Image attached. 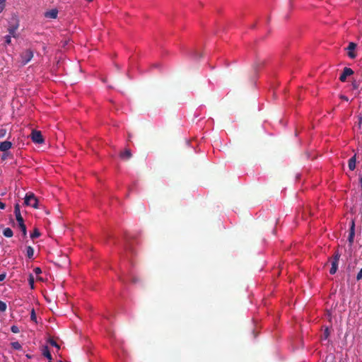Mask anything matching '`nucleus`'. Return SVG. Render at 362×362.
<instances>
[{
  "instance_id": "obj_34",
  "label": "nucleus",
  "mask_w": 362,
  "mask_h": 362,
  "mask_svg": "<svg viewBox=\"0 0 362 362\" xmlns=\"http://www.w3.org/2000/svg\"><path fill=\"white\" fill-rule=\"evenodd\" d=\"M33 271L36 274H40L42 273V270L40 267H35Z\"/></svg>"
},
{
  "instance_id": "obj_5",
  "label": "nucleus",
  "mask_w": 362,
  "mask_h": 362,
  "mask_svg": "<svg viewBox=\"0 0 362 362\" xmlns=\"http://www.w3.org/2000/svg\"><path fill=\"white\" fill-rule=\"evenodd\" d=\"M33 57V52L31 49H26L21 54L22 63L28 64Z\"/></svg>"
},
{
  "instance_id": "obj_37",
  "label": "nucleus",
  "mask_w": 362,
  "mask_h": 362,
  "mask_svg": "<svg viewBox=\"0 0 362 362\" xmlns=\"http://www.w3.org/2000/svg\"><path fill=\"white\" fill-rule=\"evenodd\" d=\"M340 98L343 100H345V101H348L349 100V98L346 96V95H340Z\"/></svg>"
},
{
  "instance_id": "obj_8",
  "label": "nucleus",
  "mask_w": 362,
  "mask_h": 362,
  "mask_svg": "<svg viewBox=\"0 0 362 362\" xmlns=\"http://www.w3.org/2000/svg\"><path fill=\"white\" fill-rule=\"evenodd\" d=\"M356 46L357 45H356V43H354V42H349L348 47H346V49L348 50V56L351 59H355L356 57V54L354 52Z\"/></svg>"
},
{
  "instance_id": "obj_17",
  "label": "nucleus",
  "mask_w": 362,
  "mask_h": 362,
  "mask_svg": "<svg viewBox=\"0 0 362 362\" xmlns=\"http://www.w3.org/2000/svg\"><path fill=\"white\" fill-rule=\"evenodd\" d=\"M3 234L6 238H11L13 235V230L10 228H6L3 230Z\"/></svg>"
},
{
  "instance_id": "obj_44",
  "label": "nucleus",
  "mask_w": 362,
  "mask_h": 362,
  "mask_svg": "<svg viewBox=\"0 0 362 362\" xmlns=\"http://www.w3.org/2000/svg\"><path fill=\"white\" fill-rule=\"evenodd\" d=\"M59 362H63V361H59Z\"/></svg>"
},
{
  "instance_id": "obj_18",
  "label": "nucleus",
  "mask_w": 362,
  "mask_h": 362,
  "mask_svg": "<svg viewBox=\"0 0 362 362\" xmlns=\"http://www.w3.org/2000/svg\"><path fill=\"white\" fill-rule=\"evenodd\" d=\"M18 226H19L20 229L22 231L23 236L24 238H25L27 236V230H26V226H25L24 222L21 223H19Z\"/></svg>"
},
{
  "instance_id": "obj_41",
  "label": "nucleus",
  "mask_w": 362,
  "mask_h": 362,
  "mask_svg": "<svg viewBox=\"0 0 362 362\" xmlns=\"http://www.w3.org/2000/svg\"><path fill=\"white\" fill-rule=\"evenodd\" d=\"M359 182H360L361 187L362 188V177H360Z\"/></svg>"
},
{
  "instance_id": "obj_6",
  "label": "nucleus",
  "mask_w": 362,
  "mask_h": 362,
  "mask_svg": "<svg viewBox=\"0 0 362 362\" xmlns=\"http://www.w3.org/2000/svg\"><path fill=\"white\" fill-rule=\"evenodd\" d=\"M31 139L36 144H42L44 142L42 135L40 131L33 130L31 133Z\"/></svg>"
},
{
  "instance_id": "obj_45",
  "label": "nucleus",
  "mask_w": 362,
  "mask_h": 362,
  "mask_svg": "<svg viewBox=\"0 0 362 362\" xmlns=\"http://www.w3.org/2000/svg\"><path fill=\"white\" fill-rule=\"evenodd\" d=\"M48 362H52V361H48Z\"/></svg>"
},
{
  "instance_id": "obj_20",
  "label": "nucleus",
  "mask_w": 362,
  "mask_h": 362,
  "mask_svg": "<svg viewBox=\"0 0 362 362\" xmlns=\"http://www.w3.org/2000/svg\"><path fill=\"white\" fill-rule=\"evenodd\" d=\"M40 236V233L37 228H35L33 232L30 234V238L32 239L37 238Z\"/></svg>"
},
{
  "instance_id": "obj_9",
  "label": "nucleus",
  "mask_w": 362,
  "mask_h": 362,
  "mask_svg": "<svg viewBox=\"0 0 362 362\" xmlns=\"http://www.w3.org/2000/svg\"><path fill=\"white\" fill-rule=\"evenodd\" d=\"M14 214L18 224L24 222L23 218L21 214L20 205L18 203L14 205Z\"/></svg>"
},
{
  "instance_id": "obj_21",
  "label": "nucleus",
  "mask_w": 362,
  "mask_h": 362,
  "mask_svg": "<svg viewBox=\"0 0 362 362\" xmlns=\"http://www.w3.org/2000/svg\"><path fill=\"white\" fill-rule=\"evenodd\" d=\"M11 347L16 350H20L22 349V346L18 341H13L11 344Z\"/></svg>"
},
{
  "instance_id": "obj_27",
  "label": "nucleus",
  "mask_w": 362,
  "mask_h": 362,
  "mask_svg": "<svg viewBox=\"0 0 362 362\" xmlns=\"http://www.w3.org/2000/svg\"><path fill=\"white\" fill-rule=\"evenodd\" d=\"M6 6V0H0V13L4 11Z\"/></svg>"
},
{
  "instance_id": "obj_4",
  "label": "nucleus",
  "mask_w": 362,
  "mask_h": 362,
  "mask_svg": "<svg viewBox=\"0 0 362 362\" xmlns=\"http://www.w3.org/2000/svg\"><path fill=\"white\" fill-rule=\"evenodd\" d=\"M19 26L18 21L16 19L13 20V22L10 23L8 28V32L9 35H12L13 37H17L18 35L16 34V30H18Z\"/></svg>"
},
{
  "instance_id": "obj_38",
  "label": "nucleus",
  "mask_w": 362,
  "mask_h": 362,
  "mask_svg": "<svg viewBox=\"0 0 362 362\" xmlns=\"http://www.w3.org/2000/svg\"><path fill=\"white\" fill-rule=\"evenodd\" d=\"M6 207V204L1 202H0V209H4Z\"/></svg>"
},
{
  "instance_id": "obj_15",
  "label": "nucleus",
  "mask_w": 362,
  "mask_h": 362,
  "mask_svg": "<svg viewBox=\"0 0 362 362\" xmlns=\"http://www.w3.org/2000/svg\"><path fill=\"white\" fill-rule=\"evenodd\" d=\"M356 156L354 155L349 160V168L350 170H354L356 168Z\"/></svg>"
},
{
  "instance_id": "obj_33",
  "label": "nucleus",
  "mask_w": 362,
  "mask_h": 362,
  "mask_svg": "<svg viewBox=\"0 0 362 362\" xmlns=\"http://www.w3.org/2000/svg\"><path fill=\"white\" fill-rule=\"evenodd\" d=\"M356 279L357 281H360L362 279V268L359 271V272L356 275Z\"/></svg>"
},
{
  "instance_id": "obj_19",
  "label": "nucleus",
  "mask_w": 362,
  "mask_h": 362,
  "mask_svg": "<svg viewBox=\"0 0 362 362\" xmlns=\"http://www.w3.org/2000/svg\"><path fill=\"white\" fill-rule=\"evenodd\" d=\"M325 362H337V361L335 356L331 354L326 356Z\"/></svg>"
},
{
  "instance_id": "obj_10",
  "label": "nucleus",
  "mask_w": 362,
  "mask_h": 362,
  "mask_svg": "<svg viewBox=\"0 0 362 362\" xmlns=\"http://www.w3.org/2000/svg\"><path fill=\"white\" fill-rule=\"evenodd\" d=\"M354 236H355V224L354 221H351V226L349 230V234L348 237V241L349 243L350 246H351L354 243Z\"/></svg>"
},
{
  "instance_id": "obj_3",
  "label": "nucleus",
  "mask_w": 362,
  "mask_h": 362,
  "mask_svg": "<svg viewBox=\"0 0 362 362\" xmlns=\"http://www.w3.org/2000/svg\"><path fill=\"white\" fill-rule=\"evenodd\" d=\"M202 57V52L196 48H189L187 51V59H192L196 64Z\"/></svg>"
},
{
  "instance_id": "obj_36",
  "label": "nucleus",
  "mask_w": 362,
  "mask_h": 362,
  "mask_svg": "<svg viewBox=\"0 0 362 362\" xmlns=\"http://www.w3.org/2000/svg\"><path fill=\"white\" fill-rule=\"evenodd\" d=\"M6 278V274H0V281H3Z\"/></svg>"
},
{
  "instance_id": "obj_31",
  "label": "nucleus",
  "mask_w": 362,
  "mask_h": 362,
  "mask_svg": "<svg viewBox=\"0 0 362 362\" xmlns=\"http://www.w3.org/2000/svg\"><path fill=\"white\" fill-rule=\"evenodd\" d=\"M30 319L32 321L36 322V315L33 309L31 311Z\"/></svg>"
},
{
  "instance_id": "obj_2",
  "label": "nucleus",
  "mask_w": 362,
  "mask_h": 362,
  "mask_svg": "<svg viewBox=\"0 0 362 362\" xmlns=\"http://www.w3.org/2000/svg\"><path fill=\"white\" fill-rule=\"evenodd\" d=\"M24 204L26 206H30L35 209L38 208V199L32 192H28L25 197Z\"/></svg>"
},
{
  "instance_id": "obj_1",
  "label": "nucleus",
  "mask_w": 362,
  "mask_h": 362,
  "mask_svg": "<svg viewBox=\"0 0 362 362\" xmlns=\"http://www.w3.org/2000/svg\"><path fill=\"white\" fill-rule=\"evenodd\" d=\"M341 254L338 250L335 251L332 257L329 258L332 267L329 270L330 274H334L338 269V264Z\"/></svg>"
},
{
  "instance_id": "obj_11",
  "label": "nucleus",
  "mask_w": 362,
  "mask_h": 362,
  "mask_svg": "<svg viewBox=\"0 0 362 362\" xmlns=\"http://www.w3.org/2000/svg\"><path fill=\"white\" fill-rule=\"evenodd\" d=\"M58 11L56 8L46 11L45 13V17L47 18L55 19L57 18Z\"/></svg>"
},
{
  "instance_id": "obj_28",
  "label": "nucleus",
  "mask_w": 362,
  "mask_h": 362,
  "mask_svg": "<svg viewBox=\"0 0 362 362\" xmlns=\"http://www.w3.org/2000/svg\"><path fill=\"white\" fill-rule=\"evenodd\" d=\"M11 331L15 334H17L20 332L18 327L16 325L11 326Z\"/></svg>"
},
{
  "instance_id": "obj_40",
  "label": "nucleus",
  "mask_w": 362,
  "mask_h": 362,
  "mask_svg": "<svg viewBox=\"0 0 362 362\" xmlns=\"http://www.w3.org/2000/svg\"><path fill=\"white\" fill-rule=\"evenodd\" d=\"M185 144H186V146H188L189 145V141L186 140V141H185Z\"/></svg>"
},
{
  "instance_id": "obj_26",
  "label": "nucleus",
  "mask_w": 362,
  "mask_h": 362,
  "mask_svg": "<svg viewBox=\"0 0 362 362\" xmlns=\"http://www.w3.org/2000/svg\"><path fill=\"white\" fill-rule=\"evenodd\" d=\"M6 304L2 300H0V311L4 312L6 310Z\"/></svg>"
},
{
  "instance_id": "obj_32",
  "label": "nucleus",
  "mask_w": 362,
  "mask_h": 362,
  "mask_svg": "<svg viewBox=\"0 0 362 362\" xmlns=\"http://www.w3.org/2000/svg\"><path fill=\"white\" fill-rule=\"evenodd\" d=\"M185 71H186V76L189 78L192 75V71L190 70V68L189 66H187Z\"/></svg>"
},
{
  "instance_id": "obj_24",
  "label": "nucleus",
  "mask_w": 362,
  "mask_h": 362,
  "mask_svg": "<svg viewBox=\"0 0 362 362\" xmlns=\"http://www.w3.org/2000/svg\"><path fill=\"white\" fill-rule=\"evenodd\" d=\"M34 276L30 274L28 277V283L32 289L34 288Z\"/></svg>"
},
{
  "instance_id": "obj_12",
  "label": "nucleus",
  "mask_w": 362,
  "mask_h": 362,
  "mask_svg": "<svg viewBox=\"0 0 362 362\" xmlns=\"http://www.w3.org/2000/svg\"><path fill=\"white\" fill-rule=\"evenodd\" d=\"M132 156L130 149L126 148L124 151L120 152L119 157L122 160H129Z\"/></svg>"
},
{
  "instance_id": "obj_14",
  "label": "nucleus",
  "mask_w": 362,
  "mask_h": 362,
  "mask_svg": "<svg viewBox=\"0 0 362 362\" xmlns=\"http://www.w3.org/2000/svg\"><path fill=\"white\" fill-rule=\"evenodd\" d=\"M42 351V355L45 357H46L49 360V361H51L52 359V355L49 350L48 346H43Z\"/></svg>"
},
{
  "instance_id": "obj_7",
  "label": "nucleus",
  "mask_w": 362,
  "mask_h": 362,
  "mask_svg": "<svg viewBox=\"0 0 362 362\" xmlns=\"http://www.w3.org/2000/svg\"><path fill=\"white\" fill-rule=\"evenodd\" d=\"M354 73V71L351 68L344 67L341 74L339 76V80L341 82H345L346 81V78L353 75Z\"/></svg>"
},
{
  "instance_id": "obj_43",
  "label": "nucleus",
  "mask_w": 362,
  "mask_h": 362,
  "mask_svg": "<svg viewBox=\"0 0 362 362\" xmlns=\"http://www.w3.org/2000/svg\"><path fill=\"white\" fill-rule=\"evenodd\" d=\"M93 0H88V1H92Z\"/></svg>"
},
{
  "instance_id": "obj_35",
  "label": "nucleus",
  "mask_w": 362,
  "mask_h": 362,
  "mask_svg": "<svg viewBox=\"0 0 362 362\" xmlns=\"http://www.w3.org/2000/svg\"><path fill=\"white\" fill-rule=\"evenodd\" d=\"M329 334L328 328H326L324 332L325 338L327 339Z\"/></svg>"
},
{
  "instance_id": "obj_16",
  "label": "nucleus",
  "mask_w": 362,
  "mask_h": 362,
  "mask_svg": "<svg viewBox=\"0 0 362 362\" xmlns=\"http://www.w3.org/2000/svg\"><path fill=\"white\" fill-rule=\"evenodd\" d=\"M26 255L29 259H32L34 255V249L31 246H28L26 248Z\"/></svg>"
},
{
  "instance_id": "obj_39",
  "label": "nucleus",
  "mask_w": 362,
  "mask_h": 362,
  "mask_svg": "<svg viewBox=\"0 0 362 362\" xmlns=\"http://www.w3.org/2000/svg\"><path fill=\"white\" fill-rule=\"evenodd\" d=\"M361 122H362V117H359V122H358V124H359V125H361Z\"/></svg>"
},
{
  "instance_id": "obj_23",
  "label": "nucleus",
  "mask_w": 362,
  "mask_h": 362,
  "mask_svg": "<svg viewBox=\"0 0 362 362\" xmlns=\"http://www.w3.org/2000/svg\"><path fill=\"white\" fill-rule=\"evenodd\" d=\"M351 86L353 90H358L360 86V82L354 79L351 82Z\"/></svg>"
},
{
  "instance_id": "obj_25",
  "label": "nucleus",
  "mask_w": 362,
  "mask_h": 362,
  "mask_svg": "<svg viewBox=\"0 0 362 362\" xmlns=\"http://www.w3.org/2000/svg\"><path fill=\"white\" fill-rule=\"evenodd\" d=\"M263 64V62L261 61H257L252 66L255 71H257L258 69Z\"/></svg>"
},
{
  "instance_id": "obj_42",
  "label": "nucleus",
  "mask_w": 362,
  "mask_h": 362,
  "mask_svg": "<svg viewBox=\"0 0 362 362\" xmlns=\"http://www.w3.org/2000/svg\"><path fill=\"white\" fill-rule=\"evenodd\" d=\"M196 69H194L192 73H195Z\"/></svg>"
},
{
  "instance_id": "obj_30",
  "label": "nucleus",
  "mask_w": 362,
  "mask_h": 362,
  "mask_svg": "<svg viewBox=\"0 0 362 362\" xmlns=\"http://www.w3.org/2000/svg\"><path fill=\"white\" fill-rule=\"evenodd\" d=\"M11 37H12V35H11L9 34L8 35L5 36V42L6 44L9 45L11 43Z\"/></svg>"
},
{
  "instance_id": "obj_22",
  "label": "nucleus",
  "mask_w": 362,
  "mask_h": 362,
  "mask_svg": "<svg viewBox=\"0 0 362 362\" xmlns=\"http://www.w3.org/2000/svg\"><path fill=\"white\" fill-rule=\"evenodd\" d=\"M48 341V343H49L50 345H52V346L56 347V348L57 349V350H59V349H60V346H59V344L57 343V341H54L53 339L49 338V339H48V341Z\"/></svg>"
},
{
  "instance_id": "obj_29",
  "label": "nucleus",
  "mask_w": 362,
  "mask_h": 362,
  "mask_svg": "<svg viewBox=\"0 0 362 362\" xmlns=\"http://www.w3.org/2000/svg\"><path fill=\"white\" fill-rule=\"evenodd\" d=\"M6 135V129H0V139L4 138Z\"/></svg>"
},
{
  "instance_id": "obj_13",
  "label": "nucleus",
  "mask_w": 362,
  "mask_h": 362,
  "mask_svg": "<svg viewBox=\"0 0 362 362\" xmlns=\"http://www.w3.org/2000/svg\"><path fill=\"white\" fill-rule=\"evenodd\" d=\"M12 146V144L11 141H5L0 143V151L2 152H6L8 149H10Z\"/></svg>"
}]
</instances>
